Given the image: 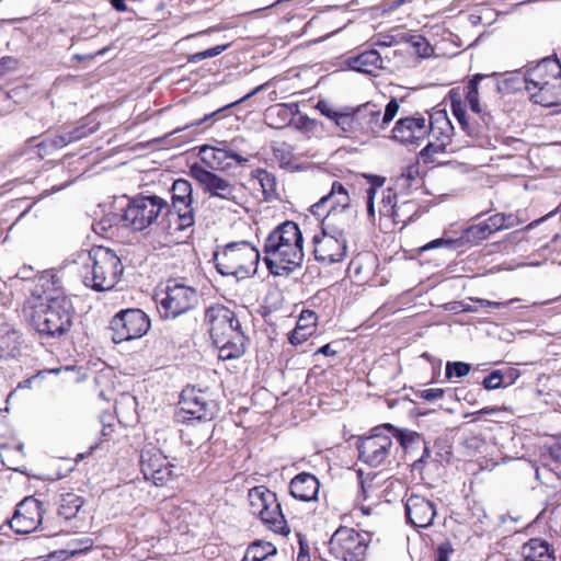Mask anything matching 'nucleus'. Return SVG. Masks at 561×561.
I'll return each instance as SVG.
<instances>
[{
    "label": "nucleus",
    "mask_w": 561,
    "mask_h": 561,
    "mask_svg": "<svg viewBox=\"0 0 561 561\" xmlns=\"http://www.w3.org/2000/svg\"><path fill=\"white\" fill-rule=\"evenodd\" d=\"M28 304L31 324L41 335L60 337L72 327L73 306L55 274L46 272L38 277Z\"/></svg>",
    "instance_id": "f257e3e1"
},
{
    "label": "nucleus",
    "mask_w": 561,
    "mask_h": 561,
    "mask_svg": "<svg viewBox=\"0 0 561 561\" xmlns=\"http://www.w3.org/2000/svg\"><path fill=\"white\" fill-rule=\"evenodd\" d=\"M263 253V260L274 275L288 274L300 266L305 254L299 226L286 220L275 227L265 239Z\"/></svg>",
    "instance_id": "f03ea898"
},
{
    "label": "nucleus",
    "mask_w": 561,
    "mask_h": 561,
    "mask_svg": "<svg viewBox=\"0 0 561 561\" xmlns=\"http://www.w3.org/2000/svg\"><path fill=\"white\" fill-rule=\"evenodd\" d=\"M205 323L222 359L239 358L245 352L247 336L234 312L222 305H214L205 311Z\"/></svg>",
    "instance_id": "7ed1b4c3"
},
{
    "label": "nucleus",
    "mask_w": 561,
    "mask_h": 561,
    "mask_svg": "<svg viewBox=\"0 0 561 561\" xmlns=\"http://www.w3.org/2000/svg\"><path fill=\"white\" fill-rule=\"evenodd\" d=\"M167 201L157 195H137L128 201L122 214L113 218H104L98 225L105 230L113 225L122 224L133 231H142L153 224H158L160 216L170 213Z\"/></svg>",
    "instance_id": "20e7f679"
},
{
    "label": "nucleus",
    "mask_w": 561,
    "mask_h": 561,
    "mask_svg": "<svg viewBox=\"0 0 561 561\" xmlns=\"http://www.w3.org/2000/svg\"><path fill=\"white\" fill-rule=\"evenodd\" d=\"M123 271V264L113 250L95 247L89 251L83 267V282L95 291L110 290L116 285Z\"/></svg>",
    "instance_id": "39448f33"
},
{
    "label": "nucleus",
    "mask_w": 561,
    "mask_h": 561,
    "mask_svg": "<svg viewBox=\"0 0 561 561\" xmlns=\"http://www.w3.org/2000/svg\"><path fill=\"white\" fill-rule=\"evenodd\" d=\"M260 252L248 241L228 243L221 252L215 253L216 270L224 276L247 278L256 272Z\"/></svg>",
    "instance_id": "423d86ee"
},
{
    "label": "nucleus",
    "mask_w": 561,
    "mask_h": 561,
    "mask_svg": "<svg viewBox=\"0 0 561 561\" xmlns=\"http://www.w3.org/2000/svg\"><path fill=\"white\" fill-rule=\"evenodd\" d=\"M248 500L251 514L260 518L267 529L284 536L289 534L287 520L274 492L257 485L249 490Z\"/></svg>",
    "instance_id": "0eeeda50"
},
{
    "label": "nucleus",
    "mask_w": 561,
    "mask_h": 561,
    "mask_svg": "<svg viewBox=\"0 0 561 561\" xmlns=\"http://www.w3.org/2000/svg\"><path fill=\"white\" fill-rule=\"evenodd\" d=\"M314 259L324 265L342 262L347 253L345 224L333 222V213L323 221L320 234L312 238Z\"/></svg>",
    "instance_id": "6e6552de"
},
{
    "label": "nucleus",
    "mask_w": 561,
    "mask_h": 561,
    "mask_svg": "<svg viewBox=\"0 0 561 561\" xmlns=\"http://www.w3.org/2000/svg\"><path fill=\"white\" fill-rule=\"evenodd\" d=\"M157 296L160 297L158 301L164 319H175L193 310L199 301L197 289L182 279H169Z\"/></svg>",
    "instance_id": "1a4fd4ad"
},
{
    "label": "nucleus",
    "mask_w": 561,
    "mask_h": 561,
    "mask_svg": "<svg viewBox=\"0 0 561 561\" xmlns=\"http://www.w3.org/2000/svg\"><path fill=\"white\" fill-rule=\"evenodd\" d=\"M170 213H167L170 226L174 230H186L195 224V210L193 207V187L185 179H178L173 182L171 188Z\"/></svg>",
    "instance_id": "9d476101"
},
{
    "label": "nucleus",
    "mask_w": 561,
    "mask_h": 561,
    "mask_svg": "<svg viewBox=\"0 0 561 561\" xmlns=\"http://www.w3.org/2000/svg\"><path fill=\"white\" fill-rule=\"evenodd\" d=\"M368 545L369 538L367 534L342 526L331 536L329 552L341 561H365Z\"/></svg>",
    "instance_id": "9b49d317"
},
{
    "label": "nucleus",
    "mask_w": 561,
    "mask_h": 561,
    "mask_svg": "<svg viewBox=\"0 0 561 561\" xmlns=\"http://www.w3.org/2000/svg\"><path fill=\"white\" fill-rule=\"evenodd\" d=\"M398 100L392 98L385 107L381 108L371 102L364 103L355 107V121L358 135L377 136L385 130L390 122L399 112Z\"/></svg>",
    "instance_id": "f8f14e48"
},
{
    "label": "nucleus",
    "mask_w": 561,
    "mask_h": 561,
    "mask_svg": "<svg viewBox=\"0 0 561 561\" xmlns=\"http://www.w3.org/2000/svg\"><path fill=\"white\" fill-rule=\"evenodd\" d=\"M150 329L149 317L140 309H125L117 312L110 322L112 341L116 344L139 339Z\"/></svg>",
    "instance_id": "ddd939ff"
},
{
    "label": "nucleus",
    "mask_w": 561,
    "mask_h": 561,
    "mask_svg": "<svg viewBox=\"0 0 561 561\" xmlns=\"http://www.w3.org/2000/svg\"><path fill=\"white\" fill-rule=\"evenodd\" d=\"M310 213L317 218H322V222L328 220L332 213L333 222H337L339 215L344 219H351V197L345 185L334 181L329 193L310 207Z\"/></svg>",
    "instance_id": "4468645a"
},
{
    "label": "nucleus",
    "mask_w": 561,
    "mask_h": 561,
    "mask_svg": "<svg viewBox=\"0 0 561 561\" xmlns=\"http://www.w3.org/2000/svg\"><path fill=\"white\" fill-rule=\"evenodd\" d=\"M392 445L391 436L382 434L381 428L376 427L369 436L357 439L358 459L371 468H377L386 461Z\"/></svg>",
    "instance_id": "2eb2a0df"
},
{
    "label": "nucleus",
    "mask_w": 561,
    "mask_h": 561,
    "mask_svg": "<svg viewBox=\"0 0 561 561\" xmlns=\"http://www.w3.org/2000/svg\"><path fill=\"white\" fill-rule=\"evenodd\" d=\"M174 466L154 447H146L140 454V470L147 481L163 486L174 478Z\"/></svg>",
    "instance_id": "dca6fc26"
},
{
    "label": "nucleus",
    "mask_w": 561,
    "mask_h": 561,
    "mask_svg": "<svg viewBox=\"0 0 561 561\" xmlns=\"http://www.w3.org/2000/svg\"><path fill=\"white\" fill-rule=\"evenodd\" d=\"M179 404L181 413L190 415L188 420L211 421L219 412L217 402L195 388L184 389Z\"/></svg>",
    "instance_id": "f3484780"
},
{
    "label": "nucleus",
    "mask_w": 561,
    "mask_h": 561,
    "mask_svg": "<svg viewBox=\"0 0 561 561\" xmlns=\"http://www.w3.org/2000/svg\"><path fill=\"white\" fill-rule=\"evenodd\" d=\"M191 174L209 196L238 203L239 190L234 183L198 164L191 167Z\"/></svg>",
    "instance_id": "a211bd4d"
},
{
    "label": "nucleus",
    "mask_w": 561,
    "mask_h": 561,
    "mask_svg": "<svg viewBox=\"0 0 561 561\" xmlns=\"http://www.w3.org/2000/svg\"><path fill=\"white\" fill-rule=\"evenodd\" d=\"M43 514V503L33 496H27L16 505L10 527L16 534H31L41 526Z\"/></svg>",
    "instance_id": "6ab92c4d"
},
{
    "label": "nucleus",
    "mask_w": 561,
    "mask_h": 561,
    "mask_svg": "<svg viewBox=\"0 0 561 561\" xmlns=\"http://www.w3.org/2000/svg\"><path fill=\"white\" fill-rule=\"evenodd\" d=\"M202 161L210 169L228 171L233 165L243 167L249 162L247 157L241 156L226 142H220V147L204 145L199 149Z\"/></svg>",
    "instance_id": "aec40b11"
},
{
    "label": "nucleus",
    "mask_w": 561,
    "mask_h": 561,
    "mask_svg": "<svg viewBox=\"0 0 561 561\" xmlns=\"http://www.w3.org/2000/svg\"><path fill=\"white\" fill-rule=\"evenodd\" d=\"M428 136V124L422 114L400 118L393 129L392 138L404 145L420 146Z\"/></svg>",
    "instance_id": "412c9836"
},
{
    "label": "nucleus",
    "mask_w": 561,
    "mask_h": 561,
    "mask_svg": "<svg viewBox=\"0 0 561 561\" xmlns=\"http://www.w3.org/2000/svg\"><path fill=\"white\" fill-rule=\"evenodd\" d=\"M405 516L412 526L426 528L433 524L436 506L427 497L412 493L405 501Z\"/></svg>",
    "instance_id": "4be33fe9"
},
{
    "label": "nucleus",
    "mask_w": 561,
    "mask_h": 561,
    "mask_svg": "<svg viewBox=\"0 0 561 561\" xmlns=\"http://www.w3.org/2000/svg\"><path fill=\"white\" fill-rule=\"evenodd\" d=\"M559 76H561L560 61L554 58H543L535 67L526 70L523 75V82L527 92L531 93Z\"/></svg>",
    "instance_id": "5701e85b"
},
{
    "label": "nucleus",
    "mask_w": 561,
    "mask_h": 561,
    "mask_svg": "<svg viewBox=\"0 0 561 561\" xmlns=\"http://www.w3.org/2000/svg\"><path fill=\"white\" fill-rule=\"evenodd\" d=\"M428 124V136L437 140V142H428L423 152L436 153L444 151L446 146L450 142L451 135L454 134V126L445 113H437L431 118Z\"/></svg>",
    "instance_id": "b1692460"
},
{
    "label": "nucleus",
    "mask_w": 561,
    "mask_h": 561,
    "mask_svg": "<svg viewBox=\"0 0 561 561\" xmlns=\"http://www.w3.org/2000/svg\"><path fill=\"white\" fill-rule=\"evenodd\" d=\"M316 108L322 115L333 121L335 125L340 127L344 133L358 135L357 124L355 121V107L342 106L336 108L329 101L319 100Z\"/></svg>",
    "instance_id": "393cba45"
},
{
    "label": "nucleus",
    "mask_w": 561,
    "mask_h": 561,
    "mask_svg": "<svg viewBox=\"0 0 561 561\" xmlns=\"http://www.w3.org/2000/svg\"><path fill=\"white\" fill-rule=\"evenodd\" d=\"M319 488L320 482L318 478L309 472L298 473L289 483L291 496L302 502L317 501Z\"/></svg>",
    "instance_id": "a878e982"
},
{
    "label": "nucleus",
    "mask_w": 561,
    "mask_h": 561,
    "mask_svg": "<svg viewBox=\"0 0 561 561\" xmlns=\"http://www.w3.org/2000/svg\"><path fill=\"white\" fill-rule=\"evenodd\" d=\"M94 127L87 128L85 126H78L65 134L57 135L53 138H47L36 145V148L38 150L37 154L39 158H43L45 154H48V150L64 148L70 142L88 137L89 135L94 133Z\"/></svg>",
    "instance_id": "bb28decb"
},
{
    "label": "nucleus",
    "mask_w": 561,
    "mask_h": 561,
    "mask_svg": "<svg viewBox=\"0 0 561 561\" xmlns=\"http://www.w3.org/2000/svg\"><path fill=\"white\" fill-rule=\"evenodd\" d=\"M530 94V100L542 106H556L561 103V76L548 81Z\"/></svg>",
    "instance_id": "cd10ccee"
},
{
    "label": "nucleus",
    "mask_w": 561,
    "mask_h": 561,
    "mask_svg": "<svg viewBox=\"0 0 561 561\" xmlns=\"http://www.w3.org/2000/svg\"><path fill=\"white\" fill-rule=\"evenodd\" d=\"M382 58L380 54L375 50H366L355 57H351L347 60V64L352 70L371 75L376 70L383 68Z\"/></svg>",
    "instance_id": "c85d7f7f"
},
{
    "label": "nucleus",
    "mask_w": 561,
    "mask_h": 561,
    "mask_svg": "<svg viewBox=\"0 0 561 561\" xmlns=\"http://www.w3.org/2000/svg\"><path fill=\"white\" fill-rule=\"evenodd\" d=\"M523 561H556L547 541L533 538L523 547Z\"/></svg>",
    "instance_id": "c756f323"
},
{
    "label": "nucleus",
    "mask_w": 561,
    "mask_h": 561,
    "mask_svg": "<svg viewBox=\"0 0 561 561\" xmlns=\"http://www.w3.org/2000/svg\"><path fill=\"white\" fill-rule=\"evenodd\" d=\"M382 428L391 432L407 453H412L419 449L420 446H423V442L425 440L417 432L397 428L392 424H385Z\"/></svg>",
    "instance_id": "7c9ffc66"
},
{
    "label": "nucleus",
    "mask_w": 561,
    "mask_h": 561,
    "mask_svg": "<svg viewBox=\"0 0 561 561\" xmlns=\"http://www.w3.org/2000/svg\"><path fill=\"white\" fill-rule=\"evenodd\" d=\"M298 112V104H276L271 106L266 111V117L271 119L270 125L276 128H280L290 123L294 115Z\"/></svg>",
    "instance_id": "2f4dec72"
},
{
    "label": "nucleus",
    "mask_w": 561,
    "mask_h": 561,
    "mask_svg": "<svg viewBox=\"0 0 561 561\" xmlns=\"http://www.w3.org/2000/svg\"><path fill=\"white\" fill-rule=\"evenodd\" d=\"M84 504V500L75 494L66 493L60 496L57 514L66 520L75 518Z\"/></svg>",
    "instance_id": "473e14b6"
},
{
    "label": "nucleus",
    "mask_w": 561,
    "mask_h": 561,
    "mask_svg": "<svg viewBox=\"0 0 561 561\" xmlns=\"http://www.w3.org/2000/svg\"><path fill=\"white\" fill-rule=\"evenodd\" d=\"M483 221L489 228L490 234L513 228L523 222L516 214L512 213H496Z\"/></svg>",
    "instance_id": "72a5a7b5"
},
{
    "label": "nucleus",
    "mask_w": 561,
    "mask_h": 561,
    "mask_svg": "<svg viewBox=\"0 0 561 561\" xmlns=\"http://www.w3.org/2000/svg\"><path fill=\"white\" fill-rule=\"evenodd\" d=\"M494 76H495V73H493L491 76L477 73L468 82V84L466 87L465 99H466V102L469 104L470 110L472 111L473 115H480V113H482V110H481L480 103H479V90H478L480 82L483 80H486V79H492Z\"/></svg>",
    "instance_id": "f704fd0d"
},
{
    "label": "nucleus",
    "mask_w": 561,
    "mask_h": 561,
    "mask_svg": "<svg viewBox=\"0 0 561 561\" xmlns=\"http://www.w3.org/2000/svg\"><path fill=\"white\" fill-rule=\"evenodd\" d=\"M392 211V220L396 224H403L408 225L409 222L413 221L417 217L419 213V205L413 199L402 201L398 203L397 207L390 208Z\"/></svg>",
    "instance_id": "c9c22d12"
},
{
    "label": "nucleus",
    "mask_w": 561,
    "mask_h": 561,
    "mask_svg": "<svg viewBox=\"0 0 561 561\" xmlns=\"http://www.w3.org/2000/svg\"><path fill=\"white\" fill-rule=\"evenodd\" d=\"M276 552L277 550L274 545L259 540L248 547L242 561H264L270 556L276 554Z\"/></svg>",
    "instance_id": "e433bc0d"
},
{
    "label": "nucleus",
    "mask_w": 561,
    "mask_h": 561,
    "mask_svg": "<svg viewBox=\"0 0 561 561\" xmlns=\"http://www.w3.org/2000/svg\"><path fill=\"white\" fill-rule=\"evenodd\" d=\"M482 118V124L474 123L476 117H468L466 119V125L460 126L461 129L471 138H480L485 135L489 130L493 118L488 113H480L479 115Z\"/></svg>",
    "instance_id": "4c0bfd02"
},
{
    "label": "nucleus",
    "mask_w": 561,
    "mask_h": 561,
    "mask_svg": "<svg viewBox=\"0 0 561 561\" xmlns=\"http://www.w3.org/2000/svg\"><path fill=\"white\" fill-rule=\"evenodd\" d=\"M490 236L491 234L489 228L485 226L484 221H481L477 225H471L463 229L460 239L466 243L479 244L483 240H486Z\"/></svg>",
    "instance_id": "58836bf2"
},
{
    "label": "nucleus",
    "mask_w": 561,
    "mask_h": 561,
    "mask_svg": "<svg viewBox=\"0 0 561 561\" xmlns=\"http://www.w3.org/2000/svg\"><path fill=\"white\" fill-rule=\"evenodd\" d=\"M256 179L260 182L265 198H271L276 194V178L272 173L259 169L256 171Z\"/></svg>",
    "instance_id": "ea45409f"
},
{
    "label": "nucleus",
    "mask_w": 561,
    "mask_h": 561,
    "mask_svg": "<svg viewBox=\"0 0 561 561\" xmlns=\"http://www.w3.org/2000/svg\"><path fill=\"white\" fill-rule=\"evenodd\" d=\"M450 107L454 116L458 121L460 126L466 125V119L469 117L463 107L461 95L456 89L449 91Z\"/></svg>",
    "instance_id": "a19ab883"
},
{
    "label": "nucleus",
    "mask_w": 561,
    "mask_h": 561,
    "mask_svg": "<svg viewBox=\"0 0 561 561\" xmlns=\"http://www.w3.org/2000/svg\"><path fill=\"white\" fill-rule=\"evenodd\" d=\"M268 85H270V81H267V82H265V83H263V84L257 85L256 88H254L252 91H250L248 94H245V95H244V96H242L241 99H239V100H237V101H234V102H232V103H230V104H228V105H226V106H224V107H221V108H219V110H217V111H215V112L210 113L209 115H205V116H204V118H202V119L197 121L194 125H197V126H198V125H201L202 123H204V122H206L207 119H209L210 117L215 116L218 112H221V111H224V110H226V108H228V107H231V106H234V105H237V104H239V103L244 102L245 100H248V99H250L251 96H253V95L257 94L259 92L266 90V89L268 88Z\"/></svg>",
    "instance_id": "79ce46f5"
},
{
    "label": "nucleus",
    "mask_w": 561,
    "mask_h": 561,
    "mask_svg": "<svg viewBox=\"0 0 561 561\" xmlns=\"http://www.w3.org/2000/svg\"><path fill=\"white\" fill-rule=\"evenodd\" d=\"M471 369L470 364L463 362H448L446 364L445 375L446 378L450 379L451 377L462 378L469 374Z\"/></svg>",
    "instance_id": "37998d69"
},
{
    "label": "nucleus",
    "mask_w": 561,
    "mask_h": 561,
    "mask_svg": "<svg viewBox=\"0 0 561 561\" xmlns=\"http://www.w3.org/2000/svg\"><path fill=\"white\" fill-rule=\"evenodd\" d=\"M505 376L501 370H493L482 381L485 390H495L504 387Z\"/></svg>",
    "instance_id": "c03bdc74"
},
{
    "label": "nucleus",
    "mask_w": 561,
    "mask_h": 561,
    "mask_svg": "<svg viewBox=\"0 0 561 561\" xmlns=\"http://www.w3.org/2000/svg\"><path fill=\"white\" fill-rule=\"evenodd\" d=\"M398 203V196L392 192V190H387V193H383L382 195L380 214L387 217H391L392 211L390 208H396Z\"/></svg>",
    "instance_id": "a18cd8bd"
},
{
    "label": "nucleus",
    "mask_w": 561,
    "mask_h": 561,
    "mask_svg": "<svg viewBox=\"0 0 561 561\" xmlns=\"http://www.w3.org/2000/svg\"><path fill=\"white\" fill-rule=\"evenodd\" d=\"M228 47H229V44L217 45V46L208 48L206 50L195 53L190 57V61L198 62L204 59L216 57V56L220 55L222 51H225Z\"/></svg>",
    "instance_id": "49530a36"
},
{
    "label": "nucleus",
    "mask_w": 561,
    "mask_h": 561,
    "mask_svg": "<svg viewBox=\"0 0 561 561\" xmlns=\"http://www.w3.org/2000/svg\"><path fill=\"white\" fill-rule=\"evenodd\" d=\"M307 324L296 325V328L289 334V342L293 345L301 344L312 334L313 330H306Z\"/></svg>",
    "instance_id": "de8ad7c7"
},
{
    "label": "nucleus",
    "mask_w": 561,
    "mask_h": 561,
    "mask_svg": "<svg viewBox=\"0 0 561 561\" xmlns=\"http://www.w3.org/2000/svg\"><path fill=\"white\" fill-rule=\"evenodd\" d=\"M412 46L416 49V53L422 57H428L433 50L430 43L422 36H411L410 39Z\"/></svg>",
    "instance_id": "09e8293b"
},
{
    "label": "nucleus",
    "mask_w": 561,
    "mask_h": 561,
    "mask_svg": "<svg viewBox=\"0 0 561 561\" xmlns=\"http://www.w3.org/2000/svg\"><path fill=\"white\" fill-rule=\"evenodd\" d=\"M417 174V165H408L407 168H404L401 175L398 178L397 183L402 187L410 186L411 182L415 179Z\"/></svg>",
    "instance_id": "8fccbe9b"
},
{
    "label": "nucleus",
    "mask_w": 561,
    "mask_h": 561,
    "mask_svg": "<svg viewBox=\"0 0 561 561\" xmlns=\"http://www.w3.org/2000/svg\"><path fill=\"white\" fill-rule=\"evenodd\" d=\"M444 394H445L444 389L431 388V389L421 390L417 393V397L421 399H424L426 401L433 402V401L442 399L444 397Z\"/></svg>",
    "instance_id": "3c124183"
},
{
    "label": "nucleus",
    "mask_w": 561,
    "mask_h": 561,
    "mask_svg": "<svg viewBox=\"0 0 561 561\" xmlns=\"http://www.w3.org/2000/svg\"><path fill=\"white\" fill-rule=\"evenodd\" d=\"M419 449H422V455L413 461L412 469L421 471L424 468L427 459L431 457V450L426 440L423 442V446H420Z\"/></svg>",
    "instance_id": "603ef678"
},
{
    "label": "nucleus",
    "mask_w": 561,
    "mask_h": 561,
    "mask_svg": "<svg viewBox=\"0 0 561 561\" xmlns=\"http://www.w3.org/2000/svg\"><path fill=\"white\" fill-rule=\"evenodd\" d=\"M472 302H476V304H479L481 307L483 308H494V309H500V308H503V307H507L508 305L513 304L514 301H516L517 299H511L508 301H504V302H500V301H491V300H488V299H482V298H471L470 299Z\"/></svg>",
    "instance_id": "864d4df0"
},
{
    "label": "nucleus",
    "mask_w": 561,
    "mask_h": 561,
    "mask_svg": "<svg viewBox=\"0 0 561 561\" xmlns=\"http://www.w3.org/2000/svg\"><path fill=\"white\" fill-rule=\"evenodd\" d=\"M317 314L311 310H304L298 319L297 325L307 324L305 327L306 330H312V327L316 324Z\"/></svg>",
    "instance_id": "5fc2aeb1"
},
{
    "label": "nucleus",
    "mask_w": 561,
    "mask_h": 561,
    "mask_svg": "<svg viewBox=\"0 0 561 561\" xmlns=\"http://www.w3.org/2000/svg\"><path fill=\"white\" fill-rule=\"evenodd\" d=\"M367 193V213L369 217H375V207H374V196L376 193V188L374 186H370L366 191Z\"/></svg>",
    "instance_id": "6e6d98bb"
},
{
    "label": "nucleus",
    "mask_w": 561,
    "mask_h": 561,
    "mask_svg": "<svg viewBox=\"0 0 561 561\" xmlns=\"http://www.w3.org/2000/svg\"><path fill=\"white\" fill-rule=\"evenodd\" d=\"M549 455L556 461H561V437L549 447Z\"/></svg>",
    "instance_id": "4d7b16f0"
},
{
    "label": "nucleus",
    "mask_w": 561,
    "mask_h": 561,
    "mask_svg": "<svg viewBox=\"0 0 561 561\" xmlns=\"http://www.w3.org/2000/svg\"><path fill=\"white\" fill-rule=\"evenodd\" d=\"M505 376V380H508L504 387L510 386L516 381V379L519 377V370L515 368H508L505 373H503Z\"/></svg>",
    "instance_id": "13d9d810"
},
{
    "label": "nucleus",
    "mask_w": 561,
    "mask_h": 561,
    "mask_svg": "<svg viewBox=\"0 0 561 561\" xmlns=\"http://www.w3.org/2000/svg\"><path fill=\"white\" fill-rule=\"evenodd\" d=\"M336 350H334L332 347V344L331 343H328L323 346H321L317 352L316 354H323L325 356H334L336 354Z\"/></svg>",
    "instance_id": "bf43d9fd"
},
{
    "label": "nucleus",
    "mask_w": 561,
    "mask_h": 561,
    "mask_svg": "<svg viewBox=\"0 0 561 561\" xmlns=\"http://www.w3.org/2000/svg\"><path fill=\"white\" fill-rule=\"evenodd\" d=\"M112 7L119 12L127 11V5L124 0H111Z\"/></svg>",
    "instance_id": "052dcab7"
},
{
    "label": "nucleus",
    "mask_w": 561,
    "mask_h": 561,
    "mask_svg": "<svg viewBox=\"0 0 561 561\" xmlns=\"http://www.w3.org/2000/svg\"><path fill=\"white\" fill-rule=\"evenodd\" d=\"M495 412H496V409L488 407V408H483V409H481V410H479L477 412H473L470 415L479 417V416H482V415L493 414Z\"/></svg>",
    "instance_id": "680f3d73"
},
{
    "label": "nucleus",
    "mask_w": 561,
    "mask_h": 561,
    "mask_svg": "<svg viewBox=\"0 0 561 561\" xmlns=\"http://www.w3.org/2000/svg\"><path fill=\"white\" fill-rule=\"evenodd\" d=\"M444 242L443 239H437V240H434L432 241L431 243H428L427 245L424 247V249H433V248H437L439 247L442 243Z\"/></svg>",
    "instance_id": "e2e57ef3"
},
{
    "label": "nucleus",
    "mask_w": 561,
    "mask_h": 561,
    "mask_svg": "<svg viewBox=\"0 0 561 561\" xmlns=\"http://www.w3.org/2000/svg\"><path fill=\"white\" fill-rule=\"evenodd\" d=\"M113 432L112 425L103 426L102 436H108Z\"/></svg>",
    "instance_id": "0e129e2a"
},
{
    "label": "nucleus",
    "mask_w": 561,
    "mask_h": 561,
    "mask_svg": "<svg viewBox=\"0 0 561 561\" xmlns=\"http://www.w3.org/2000/svg\"><path fill=\"white\" fill-rule=\"evenodd\" d=\"M543 220H545V217H543V218H540V219H538V220H535V221H533V222H530L529 225H527V226L525 227V230H530L531 228H534L535 226H537L538 224H540V222H541V221H543Z\"/></svg>",
    "instance_id": "69168bd1"
},
{
    "label": "nucleus",
    "mask_w": 561,
    "mask_h": 561,
    "mask_svg": "<svg viewBox=\"0 0 561 561\" xmlns=\"http://www.w3.org/2000/svg\"><path fill=\"white\" fill-rule=\"evenodd\" d=\"M436 561H447L446 553L442 550V548L438 551L437 560Z\"/></svg>",
    "instance_id": "338daca9"
},
{
    "label": "nucleus",
    "mask_w": 561,
    "mask_h": 561,
    "mask_svg": "<svg viewBox=\"0 0 561 561\" xmlns=\"http://www.w3.org/2000/svg\"><path fill=\"white\" fill-rule=\"evenodd\" d=\"M463 311H468V312H477L478 309L471 305H466L463 306Z\"/></svg>",
    "instance_id": "774afa93"
}]
</instances>
